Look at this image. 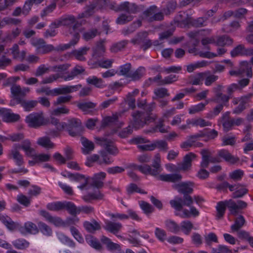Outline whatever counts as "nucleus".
<instances>
[{
	"instance_id": "1",
	"label": "nucleus",
	"mask_w": 253,
	"mask_h": 253,
	"mask_svg": "<svg viewBox=\"0 0 253 253\" xmlns=\"http://www.w3.org/2000/svg\"><path fill=\"white\" fill-rule=\"evenodd\" d=\"M31 44L36 48L37 53L40 54H47L53 50L62 51L67 49V45L59 44L54 47L52 44H46L45 41L42 38H34L30 40Z\"/></svg>"
},
{
	"instance_id": "2",
	"label": "nucleus",
	"mask_w": 253,
	"mask_h": 253,
	"mask_svg": "<svg viewBox=\"0 0 253 253\" xmlns=\"http://www.w3.org/2000/svg\"><path fill=\"white\" fill-rule=\"evenodd\" d=\"M142 15V18L149 23L164 20V13L155 5L148 7L143 12Z\"/></svg>"
},
{
	"instance_id": "3",
	"label": "nucleus",
	"mask_w": 253,
	"mask_h": 253,
	"mask_svg": "<svg viewBox=\"0 0 253 253\" xmlns=\"http://www.w3.org/2000/svg\"><path fill=\"white\" fill-rule=\"evenodd\" d=\"M131 116L132 117L133 127L135 129H139L147 123L154 121L155 117L154 115L146 116L145 112L139 111L133 112Z\"/></svg>"
},
{
	"instance_id": "4",
	"label": "nucleus",
	"mask_w": 253,
	"mask_h": 253,
	"mask_svg": "<svg viewBox=\"0 0 253 253\" xmlns=\"http://www.w3.org/2000/svg\"><path fill=\"white\" fill-rule=\"evenodd\" d=\"M169 203L175 210L180 211L182 210L184 206L190 207L193 203V199L190 195L185 194L183 198L177 196L175 197L174 199L170 201Z\"/></svg>"
},
{
	"instance_id": "5",
	"label": "nucleus",
	"mask_w": 253,
	"mask_h": 253,
	"mask_svg": "<svg viewBox=\"0 0 253 253\" xmlns=\"http://www.w3.org/2000/svg\"><path fill=\"white\" fill-rule=\"evenodd\" d=\"M25 122L31 127L38 128L45 124L42 113L33 112L25 118Z\"/></svg>"
},
{
	"instance_id": "6",
	"label": "nucleus",
	"mask_w": 253,
	"mask_h": 253,
	"mask_svg": "<svg viewBox=\"0 0 253 253\" xmlns=\"http://www.w3.org/2000/svg\"><path fill=\"white\" fill-rule=\"evenodd\" d=\"M58 25L70 27V31H76L78 28L81 27V24L77 21L75 17L72 15H68L62 17L59 21Z\"/></svg>"
},
{
	"instance_id": "7",
	"label": "nucleus",
	"mask_w": 253,
	"mask_h": 253,
	"mask_svg": "<svg viewBox=\"0 0 253 253\" xmlns=\"http://www.w3.org/2000/svg\"><path fill=\"white\" fill-rule=\"evenodd\" d=\"M96 143L105 148L106 151L113 155L118 153V149L114 146L113 142L107 138L103 137H95Z\"/></svg>"
},
{
	"instance_id": "8",
	"label": "nucleus",
	"mask_w": 253,
	"mask_h": 253,
	"mask_svg": "<svg viewBox=\"0 0 253 253\" xmlns=\"http://www.w3.org/2000/svg\"><path fill=\"white\" fill-rule=\"evenodd\" d=\"M0 115L3 122L14 123L19 120L20 116L17 114L13 113L11 109L2 108L0 109Z\"/></svg>"
},
{
	"instance_id": "9",
	"label": "nucleus",
	"mask_w": 253,
	"mask_h": 253,
	"mask_svg": "<svg viewBox=\"0 0 253 253\" xmlns=\"http://www.w3.org/2000/svg\"><path fill=\"white\" fill-rule=\"evenodd\" d=\"M19 231L23 235L27 234L36 235L39 232L38 226L31 221L25 222L23 226L20 225Z\"/></svg>"
},
{
	"instance_id": "10",
	"label": "nucleus",
	"mask_w": 253,
	"mask_h": 253,
	"mask_svg": "<svg viewBox=\"0 0 253 253\" xmlns=\"http://www.w3.org/2000/svg\"><path fill=\"white\" fill-rule=\"evenodd\" d=\"M228 206H229V210L230 213L236 215L238 213V210H244L247 208L248 204L243 200H238L237 202H235L233 200L230 199L228 201Z\"/></svg>"
},
{
	"instance_id": "11",
	"label": "nucleus",
	"mask_w": 253,
	"mask_h": 253,
	"mask_svg": "<svg viewBox=\"0 0 253 253\" xmlns=\"http://www.w3.org/2000/svg\"><path fill=\"white\" fill-rule=\"evenodd\" d=\"M223 86L221 84H218L213 88V91L214 95L211 99V101L214 103H219L220 101L223 102H228V97L226 94L222 93V90Z\"/></svg>"
},
{
	"instance_id": "12",
	"label": "nucleus",
	"mask_w": 253,
	"mask_h": 253,
	"mask_svg": "<svg viewBox=\"0 0 253 253\" xmlns=\"http://www.w3.org/2000/svg\"><path fill=\"white\" fill-rule=\"evenodd\" d=\"M161 159L159 154L155 155L152 166L149 165L148 169L149 175L154 176H157L162 171V168L160 165Z\"/></svg>"
},
{
	"instance_id": "13",
	"label": "nucleus",
	"mask_w": 253,
	"mask_h": 253,
	"mask_svg": "<svg viewBox=\"0 0 253 253\" xmlns=\"http://www.w3.org/2000/svg\"><path fill=\"white\" fill-rule=\"evenodd\" d=\"M161 159L159 154L155 155L152 166L149 165L148 169L149 175L154 176H157L162 171V168L160 165Z\"/></svg>"
},
{
	"instance_id": "14",
	"label": "nucleus",
	"mask_w": 253,
	"mask_h": 253,
	"mask_svg": "<svg viewBox=\"0 0 253 253\" xmlns=\"http://www.w3.org/2000/svg\"><path fill=\"white\" fill-rule=\"evenodd\" d=\"M196 157V155L192 152L186 154L184 157L182 162L178 165V169L183 171L189 169L191 167L192 161Z\"/></svg>"
},
{
	"instance_id": "15",
	"label": "nucleus",
	"mask_w": 253,
	"mask_h": 253,
	"mask_svg": "<svg viewBox=\"0 0 253 253\" xmlns=\"http://www.w3.org/2000/svg\"><path fill=\"white\" fill-rule=\"evenodd\" d=\"M82 87L81 84L64 86L55 88L53 89V95L66 94L78 90Z\"/></svg>"
},
{
	"instance_id": "16",
	"label": "nucleus",
	"mask_w": 253,
	"mask_h": 253,
	"mask_svg": "<svg viewBox=\"0 0 253 253\" xmlns=\"http://www.w3.org/2000/svg\"><path fill=\"white\" fill-rule=\"evenodd\" d=\"M217 155L219 158L232 165L238 163L240 161L238 157L232 155L228 150L225 149H221L218 151Z\"/></svg>"
},
{
	"instance_id": "17",
	"label": "nucleus",
	"mask_w": 253,
	"mask_h": 253,
	"mask_svg": "<svg viewBox=\"0 0 253 253\" xmlns=\"http://www.w3.org/2000/svg\"><path fill=\"white\" fill-rule=\"evenodd\" d=\"M123 228L122 224L120 222H115L111 221H107L105 222L104 228L107 231L113 234L117 237H121L118 234Z\"/></svg>"
},
{
	"instance_id": "18",
	"label": "nucleus",
	"mask_w": 253,
	"mask_h": 253,
	"mask_svg": "<svg viewBox=\"0 0 253 253\" xmlns=\"http://www.w3.org/2000/svg\"><path fill=\"white\" fill-rule=\"evenodd\" d=\"M173 188L176 189L178 192L185 194L192 193L193 189V184L191 182H183L177 184H174Z\"/></svg>"
},
{
	"instance_id": "19",
	"label": "nucleus",
	"mask_w": 253,
	"mask_h": 253,
	"mask_svg": "<svg viewBox=\"0 0 253 253\" xmlns=\"http://www.w3.org/2000/svg\"><path fill=\"white\" fill-rule=\"evenodd\" d=\"M0 220L8 230L10 231L18 230L19 231L20 224L17 222H14L8 216L0 214Z\"/></svg>"
},
{
	"instance_id": "20",
	"label": "nucleus",
	"mask_w": 253,
	"mask_h": 253,
	"mask_svg": "<svg viewBox=\"0 0 253 253\" xmlns=\"http://www.w3.org/2000/svg\"><path fill=\"white\" fill-rule=\"evenodd\" d=\"M8 157L9 159H13L15 164L19 167L21 166L24 163L23 156L20 154L19 150L14 146L10 151Z\"/></svg>"
},
{
	"instance_id": "21",
	"label": "nucleus",
	"mask_w": 253,
	"mask_h": 253,
	"mask_svg": "<svg viewBox=\"0 0 253 253\" xmlns=\"http://www.w3.org/2000/svg\"><path fill=\"white\" fill-rule=\"evenodd\" d=\"M31 141L29 139H25L23 141L21 144H14L13 146L17 148L18 150L22 149L25 153L27 156H30L32 153L35 152V149L32 147Z\"/></svg>"
},
{
	"instance_id": "22",
	"label": "nucleus",
	"mask_w": 253,
	"mask_h": 253,
	"mask_svg": "<svg viewBox=\"0 0 253 253\" xmlns=\"http://www.w3.org/2000/svg\"><path fill=\"white\" fill-rule=\"evenodd\" d=\"M118 9L120 10L125 11L128 14H136L139 11L138 6L135 3H130L128 1L122 2Z\"/></svg>"
},
{
	"instance_id": "23",
	"label": "nucleus",
	"mask_w": 253,
	"mask_h": 253,
	"mask_svg": "<svg viewBox=\"0 0 253 253\" xmlns=\"http://www.w3.org/2000/svg\"><path fill=\"white\" fill-rule=\"evenodd\" d=\"M40 214L47 221L52 223L56 226H60L63 223V221L60 217L52 216L48 212L45 210L40 211Z\"/></svg>"
},
{
	"instance_id": "24",
	"label": "nucleus",
	"mask_w": 253,
	"mask_h": 253,
	"mask_svg": "<svg viewBox=\"0 0 253 253\" xmlns=\"http://www.w3.org/2000/svg\"><path fill=\"white\" fill-rule=\"evenodd\" d=\"M203 136V134L201 133H197L188 136L187 139L180 144L181 148L185 150H188L190 147L193 146L194 143L196 142V141Z\"/></svg>"
},
{
	"instance_id": "25",
	"label": "nucleus",
	"mask_w": 253,
	"mask_h": 253,
	"mask_svg": "<svg viewBox=\"0 0 253 253\" xmlns=\"http://www.w3.org/2000/svg\"><path fill=\"white\" fill-rule=\"evenodd\" d=\"M225 131H228L233 126L232 119H230V112H226L223 113L221 117L219 119Z\"/></svg>"
},
{
	"instance_id": "26",
	"label": "nucleus",
	"mask_w": 253,
	"mask_h": 253,
	"mask_svg": "<svg viewBox=\"0 0 253 253\" xmlns=\"http://www.w3.org/2000/svg\"><path fill=\"white\" fill-rule=\"evenodd\" d=\"M97 104L92 102H84L79 103L78 107L84 112L85 114H91L93 110L96 106Z\"/></svg>"
},
{
	"instance_id": "27",
	"label": "nucleus",
	"mask_w": 253,
	"mask_h": 253,
	"mask_svg": "<svg viewBox=\"0 0 253 253\" xmlns=\"http://www.w3.org/2000/svg\"><path fill=\"white\" fill-rule=\"evenodd\" d=\"M104 198V195L100 191L90 192L84 195L83 199L86 203H91L93 200H100Z\"/></svg>"
},
{
	"instance_id": "28",
	"label": "nucleus",
	"mask_w": 253,
	"mask_h": 253,
	"mask_svg": "<svg viewBox=\"0 0 253 253\" xmlns=\"http://www.w3.org/2000/svg\"><path fill=\"white\" fill-rule=\"evenodd\" d=\"M182 178L181 174L178 173L161 174L159 179L166 182H176L180 181Z\"/></svg>"
},
{
	"instance_id": "29",
	"label": "nucleus",
	"mask_w": 253,
	"mask_h": 253,
	"mask_svg": "<svg viewBox=\"0 0 253 253\" xmlns=\"http://www.w3.org/2000/svg\"><path fill=\"white\" fill-rule=\"evenodd\" d=\"M228 201L229 200H225L217 203L216 207L217 211L216 218L217 219H220L224 216L226 207L229 209V206H228Z\"/></svg>"
},
{
	"instance_id": "30",
	"label": "nucleus",
	"mask_w": 253,
	"mask_h": 253,
	"mask_svg": "<svg viewBox=\"0 0 253 253\" xmlns=\"http://www.w3.org/2000/svg\"><path fill=\"white\" fill-rule=\"evenodd\" d=\"M104 42V40H101L97 42L95 47L93 49V56L95 58H99L103 55L105 51Z\"/></svg>"
},
{
	"instance_id": "31",
	"label": "nucleus",
	"mask_w": 253,
	"mask_h": 253,
	"mask_svg": "<svg viewBox=\"0 0 253 253\" xmlns=\"http://www.w3.org/2000/svg\"><path fill=\"white\" fill-rule=\"evenodd\" d=\"M81 140L84 147L82 148V152L84 154H88L94 150V145L92 141H89L86 138L83 137L81 138Z\"/></svg>"
},
{
	"instance_id": "32",
	"label": "nucleus",
	"mask_w": 253,
	"mask_h": 253,
	"mask_svg": "<svg viewBox=\"0 0 253 253\" xmlns=\"http://www.w3.org/2000/svg\"><path fill=\"white\" fill-rule=\"evenodd\" d=\"M166 229L169 232L177 234L181 231V228L177 223L174 221L168 219L165 222Z\"/></svg>"
},
{
	"instance_id": "33",
	"label": "nucleus",
	"mask_w": 253,
	"mask_h": 253,
	"mask_svg": "<svg viewBox=\"0 0 253 253\" xmlns=\"http://www.w3.org/2000/svg\"><path fill=\"white\" fill-rule=\"evenodd\" d=\"M86 82L88 84L93 85L95 87L100 88H103L106 86L102 79L98 78L94 76H90L87 78L86 79Z\"/></svg>"
},
{
	"instance_id": "34",
	"label": "nucleus",
	"mask_w": 253,
	"mask_h": 253,
	"mask_svg": "<svg viewBox=\"0 0 253 253\" xmlns=\"http://www.w3.org/2000/svg\"><path fill=\"white\" fill-rule=\"evenodd\" d=\"M81 126V122L79 119L73 118L69 121L68 126V131L70 135L75 136L77 134V132L72 131L70 128L73 129L75 128L76 130L78 129Z\"/></svg>"
},
{
	"instance_id": "35",
	"label": "nucleus",
	"mask_w": 253,
	"mask_h": 253,
	"mask_svg": "<svg viewBox=\"0 0 253 253\" xmlns=\"http://www.w3.org/2000/svg\"><path fill=\"white\" fill-rule=\"evenodd\" d=\"M154 96H153V99L155 100L162 99L169 96L168 89L165 87H158L155 88L154 90Z\"/></svg>"
},
{
	"instance_id": "36",
	"label": "nucleus",
	"mask_w": 253,
	"mask_h": 253,
	"mask_svg": "<svg viewBox=\"0 0 253 253\" xmlns=\"http://www.w3.org/2000/svg\"><path fill=\"white\" fill-rule=\"evenodd\" d=\"M201 154L202 155L201 167L202 168H206L208 167L210 162V152L208 149H202L201 151Z\"/></svg>"
},
{
	"instance_id": "37",
	"label": "nucleus",
	"mask_w": 253,
	"mask_h": 253,
	"mask_svg": "<svg viewBox=\"0 0 253 253\" xmlns=\"http://www.w3.org/2000/svg\"><path fill=\"white\" fill-rule=\"evenodd\" d=\"M83 225L85 230L89 233H93L100 229V224L95 220H93L91 222L85 221L84 222Z\"/></svg>"
},
{
	"instance_id": "38",
	"label": "nucleus",
	"mask_w": 253,
	"mask_h": 253,
	"mask_svg": "<svg viewBox=\"0 0 253 253\" xmlns=\"http://www.w3.org/2000/svg\"><path fill=\"white\" fill-rule=\"evenodd\" d=\"M246 223V220L244 217L240 215L235 220L234 223L231 226V229L233 232L238 231Z\"/></svg>"
},
{
	"instance_id": "39",
	"label": "nucleus",
	"mask_w": 253,
	"mask_h": 253,
	"mask_svg": "<svg viewBox=\"0 0 253 253\" xmlns=\"http://www.w3.org/2000/svg\"><path fill=\"white\" fill-rule=\"evenodd\" d=\"M37 143L39 145L46 149H51L54 147V143H52L49 138L47 136L39 138Z\"/></svg>"
},
{
	"instance_id": "40",
	"label": "nucleus",
	"mask_w": 253,
	"mask_h": 253,
	"mask_svg": "<svg viewBox=\"0 0 253 253\" xmlns=\"http://www.w3.org/2000/svg\"><path fill=\"white\" fill-rule=\"evenodd\" d=\"M97 6L96 3H92L86 5L84 11L81 15H79V18L87 17L93 15L96 11Z\"/></svg>"
},
{
	"instance_id": "41",
	"label": "nucleus",
	"mask_w": 253,
	"mask_h": 253,
	"mask_svg": "<svg viewBox=\"0 0 253 253\" xmlns=\"http://www.w3.org/2000/svg\"><path fill=\"white\" fill-rule=\"evenodd\" d=\"M89 49V47L86 46L83 47L79 49L73 51L72 54L78 60L83 61L85 60L84 55L86 54L87 51Z\"/></svg>"
},
{
	"instance_id": "42",
	"label": "nucleus",
	"mask_w": 253,
	"mask_h": 253,
	"mask_svg": "<svg viewBox=\"0 0 253 253\" xmlns=\"http://www.w3.org/2000/svg\"><path fill=\"white\" fill-rule=\"evenodd\" d=\"M70 113V109L65 105H61L53 109L50 112V115L52 116H60L63 115H67Z\"/></svg>"
},
{
	"instance_id": "43",
	"label": "nucleus",
	"mask_w": 253,
	"mask_h": 253,
	"mask_svg": "<svg viewBox=\"0 0 253 253\" xmlns=\"http://www.w3.org/2000/svg\"><path fill=\"white\" fill-rule=\"evenodd\" d=\"M66 210L68 212L72 215H76L77 213H79V210H78L75 205L71 202L64 201L63 210Z\"/></svg>"
},
{
	"instance_id": "44",
	"label": "nucleus",
	"mask_w": 253,
	"mask_h": 253,
	"mask_svg": "<svg viewBox=\"0 0 253 253\" xmlns=\"http://www.w3.org/2000/svg\"><path fill=\"white\" fill-rule=\"evenodd\" d=\"M206 32L208 34L210 33L211 30L209 29H208L207 31L205 30H202L201 31H192L190 32L188 34V36L189 37H190L191 39H195L196 42L194 43V45L196 46L198 45L201 36H203L204 35V33Z\"/></svg>"
},
{
	"instance_id": "45",
	"label": "nucleus",
	"mask_w": 253,
	"mask_h": 253,
	"mask_svg": "<svg viewBox=\"0 0 253 253\" xmlns=\"http://www.w3.org/2000/svg\"><path fill=\"white\" fill-rule=\"evenodd\" d=\"M13 246L18 250H25L28 248L30 243L23 238L17 239L12 242Z\"/></svg>"
},
{
	"instance_id": "46",
	"label": "nucleus",
	"mask_w": 253,
	"mask_h": 253,
	"mask_svg": "<svg viewBox=\"0 0 253 253\" xmlns=\"http://www.w3.org/2000/svg\"><path fill=\"white\" fill-rule=\"evenodd\" d=\"M145 74V69L144 67L140 66L138 67L135 71L130 72L129 78L132 81H137L141 79Z\"/></svg>"
},
{
	"instance_id": "47",
	"label": "nucleus",
	"mask_w": 253,
	"mask_h": 253,
	"mask_svg": "<svg viewBox=\"0 0 253 253\" xmlns=\"http://www.w3.org/2000/svg\"><path fill=\"white\" fill-rule=\"evenodd\" d=\"M127 195H131L134 193H138L142 194H146L147 192L141 189L135 183H130L126 188Z\"/></svg>"
},
{
	"instance_id": "48",
	"label": "nucleus",
	"mask_w": 253,
	"mask_h": 253,
	"mask_svg": "<svg viewBox=\"0 0 253 253\" xmlns=\"http://www.w3.org/2000/svg\"><path fill=\"white\" fill-rule=\"evenodd\" d=\"M63 205L64 201H57L48 203L46 207L49 211H58L63 210Z\"/></svg>"
},
{
	"instance_id": "49",
	"label": "nucleus",
	"mask_w": 253,
	"mask_h": 253,
	"mask_svg": "<svg viewBox=\"0 0 253 253\" xmlns=\"http://www.w3.org/2000/svg\"><path fill=\"white\" fill-rule=\"evenodd\" d=\"M127 168L132 169H138L144 174H149L148 169L149 168V165L147 164L137 165L134 163H130L127 165Z\"/></svg>"
},
{
	"instance_id": "50",
	"label": "nucleus",
	"mask_w": 253,
	"mask_h": 253,
	"mask_svg": "<svg viewBox=\"0 0 253 253\" xmlns=\"http://www.w3.org/2000/svg\"><path fill=\"white\" fill-rule=\"evenodd\" d=\"M38 229L42 234L46 236H50L52 234V229L45 223L40 221L38 223Z\"/></svg>"
},
{
	"instance_id": "51",
	"label": "nucleus",
	"mask_w": 253,
	"mask_h": 253,
	"mask_svg": "<svg viewBox=\"0 0 253 253\" xmlns=\"http://www.w3.org/2000/svg\"><path fill=\"white\" fill-rule=\"evenodd\" d=\"M100 154V159L99 161V165L104 164L105 165H109L113 162V159L111 156H109L105 151H101Z\"/></svg>"
},
{
	"instance_id": "52",
	"label": "nucleus",
	"mask_w": 253,
	"mask_h": 253,
	"mask_svg": "<svg viewBox=\"0 0 253 253\" xmlns=\"http://www.w3.org/2000/svg\"><path fill=\"white\" fill-rule=\"evenodd\" d=\"M128 43V41L127 40H123L115 43L111 46L110 50L112 52H118L125 48Z\"/></svg>"
},
{
	"instance_id": "53",
	"label": "nucleus",
	"mask_w": 253,
	"mask_h": 253,
	"mask_svg": "<svg viewBox=\"0 0 253 253\" xmlns=\"http://www.w3.org/2000/svg\"><path fill=\"white\" fill-rule=\"evenodd\" d=\"M239 70L241 71L242 74L246 73L248 77L251 78L252 77V67L247 61H244L240 63Z\"/></svg>"
},
{
	"instance_id": "54",
	"label": "nucleus",
	"mask_w": 253,
	"mask_h": 253,
	"mask_svg": "<svg viewBox=\"0 0 253 253\" xmlns=\"http://www.w3.org/2000/svg\"><path fill=\"white\" fill-rule=\"evenodd\" d=\"M30 156H35L38 164L48 162L51 158L49 154L36 153L35 151Z\"/></svg>"
},
{
	"instance_id": "55",
	"label": "nucleus",
	"mask_w": 253,
	"mask_h": 253,
	"mask_svg": "<svg viewBox=\"0 0 253 253\" xmlns=\"http://www.w3.org/2000/svg\"><path fill=\"white\" fill-rule=\"evenodd\" d=\"M139 204L143 212L147 215L150 214L155 211L154 208L151 204L145 201H139Z\"/></svg>"
},
{
	"instance_id": "56",
	"label": "nucleus",
	"mask_w": 253,
	"mask_h": 253,
	"mask_svg": "<svg viewBox=\"0 0 253 253\" xmlns=\"http://www.w3.org/2000/svg\"><path fill=\"white\" fill-rule=\"evenodd\" d=\"M182 231L185 235H189L194 228L193 223L189 220H184L179 225Z\"/></svg>"
},
{
	"instance_id": "57",
	"label": "nucleus",
	"mask_w": 253,
	"mask_h": 253,
	"mask_svg": "<svg viewBox=\"0 0 253 253\" xmlns=\"http://www.w3.org/2000/svg\"><path fill=\"white\" fill-rule=\"evenodd\" d=\"M58 239L60 241L65 245H68L71 248H75L76 246L75 243L71 239L62 233H58L57 234Z\"/></svg>"
},
{
	"instance_id": "58",
	"label": "nucleus",
	"mask_w": 253,
	"mask_h": 253,
	"mask_svg": "<svg viewBox=\"0 0 253 253\" xmlns=\"http://www.w3.org/2000/svg\"><path fill=\"white\" fill-rule=\"evenodd\" d=\"M177 6V3L175 1H170L168 2L166 8L162 9L161 11L164 13V15H169L173 12Z\"/></svg>"
},
{
	"instance_id": "59",
	"label": "nucleus",
	"mask_w": 253,
	"mask_h": 253,
	"mask_svg": "<svg viewBox=\"0 0 253 253\" xmlns=\"http://www.w3.org/2000/svg\"><path fill=\"white\" fill-rule=\"evenodd\" d=\"M232 43V40L227 36L223 35L219 37L214 43L218 46L230 45Z\"/></svg>"
},
{
	"instance_id": "60",
	"label": "nucleus",
	"mask_w": 253,
	"mask_h": 253,
	"mask_svg": "<svg viewBox=\"0 0 253 253\" xmlns=\"http://www.w3.org/2000/svg\"><path fill=\"white\" fill-rule=\"evenodd\" d=\"M205 242L207 246L211 247L212 243H218V238L216 234L213 232H210L205 236Z\"/></svg>"
},
{
	"instance_id": "61",
	"label": "nucleus",
	"mask_w": 253,
	"mask_h": 253,
	"mask_svg": "<svg viewBox=\"0 0 253 253\" xmlns=\"http://www.w3.org/2000/svg\"><path fill=\"white\" fill-rule=\"evenodd\" d=\"M72 96L70 95L58 96L56 100L54 101L53 104L54 106L62 105V104L69 102L72 99Z\"/></svg>"
},
{
	"instance_id": "62",
	"label": "nucleus",
	"mask_w": 253,
	"mask_h": 253,
	"mask_svg": "<svg viewBox=\"0 0 253 253\" xmlns=\"http://www.w3.org/2000/svg\"><path fill=\"white\" fill-rule=\"evenodd\" d=\"M131 68V65L129 63H127L120 67V70L118 73L119 75L124 76L127 78H129L130 74V69Z\"/></svg>"
},
{
	"instance_id": "63",
	"label": "nucleus",
	"mask_w": 253,
	"mask_h": 253,
	"mask_svg": "<svg viewBox=\"0 0 253 253\" xmlns=\"http://www.w3.org/2000/svg\"><path fill=\"white\" fill-rule=\"evenodd\" d=\"M21 106L26 111H30L38 105L37 100H24L21 102Z\"/></svg>"
},
{
	"instance_id": "64",
	"label": "nucleus",
	"mask_w": 253,
	"mask_h": 253,
	"mask_svg": "<svg viewBox=\"0 0 253 253\" xmlns=\"http://www.w3.org/2000/svg\"><path fill=\"white\" fill-rule=\"evenodd\" d=\"M212 253H232V251L228 247L223 245H218L216 248L211 249Z\"/></svg>"
}]
</instances>
